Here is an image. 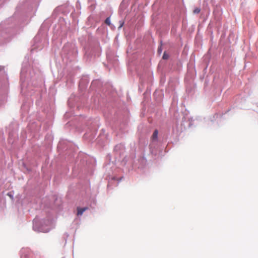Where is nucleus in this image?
I'll return each instance as SVG.
<instances>
[{"label":"nucleus","instance_id":"1","mask_svg":"<svg viewBox=\"0 0 258 258\" xmlns=\"http://www.w3.org/2000/svg\"><path fill=\"white\" fill-rule=\"evenodd\" d=\"M78 212L77 215H82L83 213L87 210L88 209V208H78Z\"/></svg>","mask_w":258,"mask_h":258},{"label":"nucleus","instance_id":"2","mask_svg":"<svg viewBox=\"0 0 258 258\" xmlns=\"http://www.w3.org/2000/svg\"><path fill=\"white\" fill-rule=\"evenodd\" d=\"M158 132L157 130H155L153 135H152V139L153 140H156L157 139V138H158Z\"/></svg>","mask_w":258,"mask_h":258},{"label":"nucleus","instance_id":"3","mask_svg":"<svg viewBox=\"0 0 258 258\" xmlns=\"http://www.w3.org/2000/svg\"><path fill=\"white\" fill-rule=\"evenodd\" d=\"M201 11V9L199 8H196L194 10L193 12L194 14H199Z\"/></svg>","mask_w":258,"mask_h":258},{"label":"nucleus","instance_id":"4","mask_svg":"<svg viewBox=\"0 0 258 258\" xmlns=\"http://www.w3.org/2000/svg\"><path fill=\"white\" fill-rule=\"evenodd\" d=\"M105 23L108 25H110V19L109 18H106V19L105 20Z\"/></svg>","mask_w":258,"mask_h":258},{"label":"nucleus","instance_id":"5","mask_svg":"<svg viewBox=\"0 0 258 258\" xmlns=\"http://www.w3.org/2000/svg\"><path fill=\"white\" fill-rule=\"evenodd\" d=\"M168 55L167 54H166L165 53H164L163 55V58L164 59H166L168 58Z\"/></svg>","mask_w":258,"mask_h":258}]
</instances>
